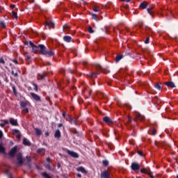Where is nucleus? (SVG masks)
<instances>
[{"instance_id": "obj_43", "label": "nucleus", "mask_w": 178, "mask_h": 178, "mask_svg": "<svg viewBox=\"0 0 178 178\" xmlns=\"http://www.w3.org/2000/svg\"><path fill=\"white\" fill-rule=\"evenodd\" d=\"M63 29H64L65 30H70V26H69V25H67V24H65V25H63Z\"/></svg>"}, {"instance_id": "obj_47", "label": "nucleus", "mask_w": 178, "mask_h": 178, "mask_svg": "<svg viewBox=\"0 0 178 178\" xmlns=\"http://www.w3.org/2000/svg\"><path fill=\"white\" fill-rule=\"evenodd\" d=\"M145 44H149V36H147L146 38V40H145Z\"/></svg>"}, {"instance_id": "obj_2", "label": "nucleus", "mask_w": 178, "mask_h": 178, "mask_svg": "<svg viewBox=\"0 0 178 178\" xmlns=\"http://www.w3.org/2000/svg\"><path fill=\"white\" fill-rule=\"evenodd\" d=\"M94 66L97 69V70H101L102 73H104V74H108V73H111V71L108 70H105L101 65L99 64H95Z\"/></svg>"}, {"instance_id": "obj_7", "label": "nucleus", "mask_w": 178, "mask_h": 178, "mask_svg": "<svg viewBox=\"0 0 178 178\" xmlns=\"http://www.w3.org/2000/svg\"><path fill=\"white\" fill-rule=\"evenodd\" d=\"M100 176L102 178H111V173L108 170H104L101 173Z\"/></svg>"}, {"instance_id": "obj_24", "label": "nucleus", "mask_w": 178, "mask_h": 178, "mask_svg": "<svg viewBox=\"0 0 178 178\" xmlns=\"http://www.w3.org/2000/svg\"><path fill=\"white\" fill-rule=\"evenodd\" d=\"M122 59H123V55H117L115 57V62H120Z\"/></svg>"}, {"instance_id": "obj_54", "label": "nucleus", "mask_w": 178, "mask_h": 178, "mask_svg": "<svg viewBox=\"0 0 178 178\" xmlns=\"http://www.w3.org/2000/svg\"><path fill=\"white\" fill-rule=\"evenodd\" d=\"M134 122V119L133 118H130V117H129L128 118V122H129V123H131V122Z\"/></svg>"}, {"instance_id": "obj_31", "label": "nucleus", "mask_w": 178, "mask_h": 178, "mask_svg": "<svg viewBox=\"0 0 178 178\" xmlns=\"http://www.w3.org/2000/svg\"><path fill=\"white\" fill-rule=\"evenodd\" d=\"M38 48H40V47H38V45H35L33 47H32L33 51L35 54H37L38 52Z\"/></svg>"}, {"instance_id": "obj_48", "label": "nucleus", "mask_w": 178, "mask_h": 178, "mask_svg": "<svg viewBox=\"0 0 178 178\" xmlns=\"http://www.w3.org/2000/svg\"><path fill=\"white\" fill-rule=\"evenodd\" d=\"M12 89H13V91L15 94V95H17V93H16V87L15 86H12Z\"/></svg>"}, {"instance_id": "obj_17", "label": "nucleus", "mask_w": 178, "mask_h": 178, "mask_svg": "<svg viewBox=\"0 0 178 178\" xmlns=\"http://www.w3.org/2000/svg\"><path fill=\"white\" fill-rule=\"evenodd\" d=\"M63 40L65 42H72V38L69 35H65L63 37Z\"/></svg>"}, {"instance_id": "obj_27", "label": "nucleus", "mask_w": 178, "mask_h": 178, "mask_svg": "<svg viewBox=\"0 0 178 178\" xmlns=\"http://www.w3.org/2000/svg\"><path fill=\"white\" fill-rule=\"evenodd\" d=\"M66 121L67 122H69L70 123H73V118H72V116H70V115H67V117H66Z\"/></svg>"}, {"instance_id": "obj_28", "label": "nucleus", "mask_w": 178, "mask_h": 178, "mask_svg": "<svg viewBox=\"0 0 178 178\" xmlns=\"http://www.w3.org/2000/svg\"><path fill=\"white\" fill-rule=\"evenodd\" d=\"M35 131L37 136H41V134H42V131H41V129H40L38 128H35Z\"/></svg>"}, {"instance_id": "obj_8", "label": "nucleus", "mask_w": 178, "mask_h": 178, "mask_svg": "<svg viewBox=\"0 0 178 178\" xmlns=\"http://www.w3.org/2000/svg\"><path fill=\"white\" fill-rule=\"evenodd\" d=\"M48 76L47 72H44L42 74H38V80H45V77Z\"/></svg>"}, {"instance_id": "obj_5", "label": "nucleus", "mask_w": 178, "mask_h": 178, "mask_svg": "<svg viewBox=\"0 0 178 178\" xmlns=\"http://www.w3.org/2000/svg\"><path fill=\"white\" fill-rule=\"evenodd\" d=\"M30 95H31V98L33 99L34 101H35L36 102H41V97H40V95H38L34 92H31Z\"/></svg>"}, {"instance_id": "obj_45", "label": "nucleus", "mask_w": 178, "mask_h": 178, "mask_svg": "<svg viewBox=\"0 0 178 178\" xmlns=\"http://www.w3.org/2000/svg\"><path fill=\"white\" fill-rule=\"evenodd\" d=\"M137 154H138V155H140V156H144L143 151H141V150H138Z\"/></svg>"}, {"instance_id": "obj_15", "label": "nucleus", "mask_w": 178, "mask_h": 178, "mask_svg": "<svg viewBox=\"0 0 178 178\" xmlns=\"http://www.w3.org/2000/svg\"><path fill=\"white\" fill-rule=\"evenodd\" d=\"M54 26H55V24H54V22H52V21L46 22V27H51L54 29Z\"/></svg>"}, {"instance_id": "obj_64", "label": "nucleus", "mask_w": 178, "mask_h": 178, "mask_svg": "<svg viewBox=\"0 0 178 178\" xmlns=\"http://www.w3.org/2000/svg\"><path fill=\"white\" fill-rule=\"evenodd\" d=\"M63 118H66V112H63Z\"/></svg>"}, {"instance_id": "obj_10", "label": "nucleus", "mask_w": 178, "mask_h": 178, "mask_svg": "<svg viewBox=\"0 0 178 178\" xmlns=\"http://www.w3.org/2000/svg\"><path fill=\"white\" fill-rule=\"evenodd\" d=\"M67 154L72 156V158H79V154L76 152L73 151H70L69 149L67 150Z\"/></svg>"}, {"instance_id": "obj_46", "label": "nucleus", "mask_w": 178, "mask_h": 178, "mask_svg": "<svg viewBox=\"0 0 178 178\" xmlns=\"http://www.w3.org/2000/svg\"><path fill=\"white\" fill-rule=\"evenodd\" d=\"M151 133H152V136H156V130L152 129Z\"/></svg>"}, {"instance_id": "obj_13", "label": "nucleus", "mask_w": 178, "mask_h": 178, "mask_svg": "<svg viewBox=\"0 0 178 178\" xmlns=\"http://www.w3.org/2000/svg\"><path fill=\"white\" fill-rule=\"evenodd\" d=\"M10 123L12 126H19V123H17V120H15L13 118H10Z\"/></svg>"}, {"instance_id": "obj_19", "label": "nucleus", "mask_w": 178, "mask_h": 178, "mask_svg": "<svg viewBox=\"0 0 178 178\" xmlns=\"http://www.w3.org/2000/svg\"><path fill=\"white\" fill-rule=\"evenodd\" d=\"M54 138H60V130L56 129V132L54 133Z\"/></svg>"}, {"instance_id": "obj_37", "label": "nucleus", "mask_w": 178, "mask_h": 178, "mask_svg": "<svg viewBox=\"0 0 178 178\" xmlns=\"http://www.w3.org/2000/svg\"><path fill=\"white\" fill-rule=\"evenodd\" d=\"M91 16H92V19H93V20L98 22V17H97V14L92 13L91 15Z\"/></svg>"}, {"instance_id": "obj_14", "label": "nucleus", "mask_w": 178, "mask_h": 178, "mask_svg": "<svg viewBox=\"0 0 178 178\" xmlns=\"http://www.w3.org/2000/svg\"><path fill=\"white\" fill-rule=\"evenodd\" d=\"M147 6H148V3L147 1H143L140 4V8H141L142 9H147Z\"/></svg>"}, {"instance_id": "obj_63", "label": "nucleus", "mask_w": 178, "mask_h": 178, "mask_svg": "<svg viewBox=\"0 0 178 178\" xmlns=\"http://www.w3.org/2000/svg\"><path fill=\"white\" fill-rule=\"evenodd\" d=\"M129 143L131 145H134V140H129Z\"/></svg>"}, {"instance_id": "obj_16", "label": "nucleus", "mask_w": 178, "mask_h": 178, "mask_svg": "<svg viewBox=\"0 0 178 178\" xmlns=\"http://www.w3.org/2000/svg\"><path fill=\"white\" fill-rule=\"evenodd\" d=\"M23 145L30 147V145H31V143H30L27 138H24L23 139Z\"/></svg>"}, {"instance_id": "obj_59", "label": "nucleus", "mask_w": 178, "mask_h": 178, "mask_svg": "<svg viewBox=\"0 0 178 178\" xmlns=\"http://www.w3.org/2000/svg\"><path fill=\"white\" fill-rule=\"evenodd\" d=\"M16 138H18V140H20V138H22V135L19 134L18 135H17Z\"/></svg>"}, {"instance_id": "obj_9", "label": "nucleus", "mask_w": 178, "mask_h": 178, "mask_svg": "<svg viewBox=\"0 0 178 178\" xmlns=\"http://www.w3.org/2000/svg\"><path fill=\"white\" fill-rule=\"evenodd\" d=\"M103 121L104 122V123H106L107 124H112V123H113L112 118H109L108 116H105L103 118Z\"/></svg>"}, {"instance_id": "obj_50", "label": "nucleus", "mask_w": 178, "mask_h": 178, "mask_svg": "<svg viewBox=\"0 0 178 178\" xmlns=\"http://www.w3.org/2000/svg\"><path fill=\"white\" fill-rule=\"evenodd\" d=\"M46 169H48L49 170H51V165L49 163L45 165Z\"/></svg>"}, {"instance_id": "obj_35", "label": "nucleus", "mask_w": 178, "mask_h": 178, "mask_svg": "<svg viewBox=\"0 0 178 178\" xmlns=\"http://www.w3.org/2000/svg\"><path fill=\"white\" fill-rule=\"evenodd\" d=\"M11 16L14 17V19H17V13L12 11Z\"/></svg>"}, {"instance_id": "obj_52", "label": "nucleus", "mask_w": 178, "mask_h": 178, "mask_svg": "<svg viewBox=\"0 0 178 178\" xmlns=\"http://www.w3.org/2000/svg\"><path fill=\"white\" fill-rule=\"evenodd\" d=\"M124 106H126V108H127V109H131V106H130V104H125Z\"/></svg>"}, {"instance_id": "obj_26", "label": "nucleus", "mask_w": 178, "mask_h": 178, "mask_svg": "<svg viewBox=\"0 0 178 178\" xmlns=\"http://www.w3.org/2000/svg\"><path fill=\"white\" fill-rule=\"evenodd\" d=\"M27 104H29V102H24V101L21 102L20 103L21 108H26V106H27Z\"/></svg>"}, {"instance_id": "obj_55", "label": "nucleus", "mask_w": 178, "mask_h": 178, "mask_svg": "<svg viewBox=\"0 0 178 178\" xmlns=\"http://www.w3.org/2000/svg\"><path fill=\"white\" fill-rule=\"evenodd\" d=\"M31 58V57L29 55H26L25 56V58L26 59V60H30Z\"/></svg>"}, {"instance_id": "obj_34", "label": "nucleus", "mask_w": 178, "mask_h": 178, "mask_svg": "<svg viewBox=\"0 0 178 178\" xmlns=\"http://www.w3.org/2000/svg\"><path fill=\"white\" fill-rule=\"evenodd\" d=\"M152 9H153L152 7V8H148L147 9V13H149V15H152V14L154 13V10Z\"/></svg>"}, {"instance_id": "obj_25", "label": "nucleus", "mask_w": 178, "mask_h": 178, "mask_svg": "<svg viewBox=\"0 0 178 178\" xmlns=\"http://www.w3.org/2000/svg\"><path fill=\"white\" fill-rule=\"evenodd\" d=\"M136 118L138 120H144L145 119V117L143 115H141V114L140 113H137L136 114Z\"/></svg>"}, {"instance_id": "obj_29", "label": "nucleus", "mask_w": 178, "mask_h": 178, "mask_svg": "<svg viewBox=\"0 0 178 178\" xmlns=\"http://www.w3.org/2000/svg\"><path fill=\"white\" fill-rule=\"evenodd\" d=\"M42 176L45 178H52V177L49 175L48 173H47L46 172H42Z\"/></svg>"}, {"instance_id": "obj_23", "label": "nucleus", "mask_w": 178, "mask_h": 178, "mask_svg": "<svg viewBox=\"0 0 178 178\" xmlns=\"http://www.w3.org/2000/svg\"><path fill=\"white\" fill-rule=\"evenodd\" d=\"M145 31L146 34H149V33H152V29L146 26L145 29Z\"/></svg>"}, {"instance_id": "obj_4", "label": "nucleus", "mask_w": 178, "mask_h": 178, "mask_svg": "<svg viewBox=\"0 0 178 178\" xmlns=\"http://www.w3.org/2000/svg\"><path fill=\"white\" fill-rule=\"evenodd\" d=\"M17 165H23L24 161H23V154L22 153H17Z\"/></svg>"}, {"instance_id": "obj_38", "label": "nucleus", "mask_w": 178, "mask_h": 178, "mask_svg": "<svg viewBox=\"0 0 178 178\" xmlns=\"http://www.w3.org/2000/svg\"><path fill=\"white\" fill-rule=\"evenodd\" d=\"M103 165L104 166H108L109 165V161L108 160H104L102 161Z\"/></svg>"}, {"instance_id": "obj_40", "label": "nucleus", "mask_w": 178, "mask_h": 178, "mask_svg": "<svg viewBox=\"0 0 178 178\" xmlns=\"http://www.w3.org/2000/svg\"><path fill=\"white\" fill-rule=\"evenodd\" d=\"M0 27H1L2 29H5V27H6L5 22H3V21H0Z\"/></svg>"}, {"instance_id": "obj_6", "label": "nucleus", "mask_w": 178, "mask_h": 178, "mask_svg": "<svg viewBox=\"0 0 178 178\" xmlns=\"http://www.w3.org/2000/svg\"><path fill=\"white\" fill-rule=\"evenodd\" d=\"M131 168L134 172H137V170H140V164L136 162H134L131 165Z\"/></svg>"}, {"instance_id": "obj_3", "label": "nucleus", "mask_w": 178, "mask_h": 178, "mask_svg": "<svg viewBox=\"0 0 178 178\" xmlns=\"http://www.w3.org/2000/svg\"><path fill=\"white\" fill-rule=\"evenodd\" d=\"M17 153V146H15L10 149V152H8V155L11 158H14V156L16 155Z\"/></svg>"}, {"instance_id": "obj_30", "label": "nucleus", "mask_w": 178, "mask_h": 178, "mask_svg": "<svg viewBox=\"0 0 178 178\" xmlns=\"http://www.w3.org/2000/svg\"><path fill=\"white\" fill-rule=\"evenodd\" d=\"M97 96L99 97L100 98H106V95L104 94L102 92H99L97 93Z\"/></svg>"}, {"instance_id": "obj_21", "label": "nucleus", "mask_w": 178, "mask_h": 178, "mask_svg": "<svg viewBox=\"0 0 178 178\" xmlns=\"http://www.w3.org/2000/svg\"><path fill=\"white\" fill-rule=\"evenodd\" d=\"M76 170H77L78 172H81V173H87V171H86V169L83 168V166H81V167L76 168Z\"/></svg>"}, {"instance_id": "obj_49", "label": "nucleus", "mask_w": 178, "mask_h": 178, "mask_svg": "<svg viewBox=\"0 0 178 178\" xmlns=\"http://www.w3.org/2000/svg\"><path fill=\"white\" fill-rule=\"evenodd\" d=\"M12 74L15 76V77H17V76H19V74H17V72H15V71H12L11 72Z\"/></svg>"}, {"instance_id": "obj_33", "label": "nucleus", "mask_w": 178, "mask_h": 178, "mask_svg": "<svg viewBox=\"0 0 178 178\" xmlns=\"http://www.w3.org/2000/svg\"><path fill=\"white\" fill-rule=\"evenodd\" d=\"M0 152L5 154V147L2 145V143H0Z\"/></svg>"}, {"instance_id": "obj_60", "label": "nucleus", "mask_w": 178, "mask_h": 178, "mask_svg": "<svg viewBox=\"0 0 178 178\" xmlns=\"http://www.w3.org/2000/svg\"><path fill=\"white\" fill-rule=\"evenodd\" d=\"M26 165L29 168V169H31V164H30V163H27Z\"/></svg>"}, {"instance_id": "obj_61", "label": "nucleus", "mask_w": 178, "mask_h": 178, "mask_svg": "<svg viewBox=\"0 0 178 178\" xmlns=\"http://www.w3.org/2000/svg\"><path fill=\"white\" fill-rule=\"evenodd\" d=\"M46 161H47V162H48V163H49V162H51V158L47 157V158L46 159Z\"/></svg>"}, {"instance_id": "obj_58", "label": "nucleus", "mask_w": 178, "mask_h": 178, "mask_svg": "<svg viewBox=\"0 0 178 178\" xmlns=\"http://www.w3.org/2000/svg\"><path fill=\"white\" fill-rule=\"evenodd\" d=\"M13 62L15 63V65H19V61H17L16 59L13 60Z\"/></svg>"}, {"instance_id": "obj_39", "label": "nucleus", "mask_w": 178, "mask_h": 178, "mask_svg": "<svg viewBox=\"0 0 178 178\" xmlns=\"http://www.w3.org/2000/svg\"><path fill=\"white\" fill-rule=\"evenodd\" d=\"M44 151H45V148L44 147L39 148L37 149L38 154H41V152H44Z\"/></svg>"}, {"instance_id": "obj_57", "label": "nucleus", "mask_w": 178, "mask_h": 178, "mask_svg": "<svg viewBox=\"0 0 178 178\" xmlns=\"http://www.w3.org/2000/svg\"><path fill=\"white\" fill-rule=\"evenodd\" d=\"M151 173H152V172L151 171H149L147 175L149 176H150L151 178H154L155 177L154 175H151Z\"/></svg>"}, {"instance_id": "obj_41", "label": "nucleus", "mask_w": 178, "mask_h": 178, "mask_svg": "<svg viewBox=\"0 0 178 178\" xmlns=\"http://www.w3.org/2000/svg\"><path fill=\"white\" fill-rule=\"evenodd\" d=\"M6 62L5 60L3 59V57H0V65H5Z\"/></svg>"}, {"instance_id": "obj_11", "label": "nucleus", "mask_w": 178, "mask_h": 178, "mask_svg": "<svg viewBox=\"0 0 178 178\" xmlns=\"http://www.w3.org/2000/svg\"><path fill=\"white\" fill-rule=\"evenodd\" d=\"M154 88L158 90V91H162V83H156L154 85Z\"/></svg>"}, {"instance_id": "obj_42", "label": "nucleus", "mask_w": 178, "mask_h": 178, "mask_svg": "<svg viewBox=\"0 0 178 178\" xmlns=\"http://www.w3.org/2000/svg\"><path fill=\"white\" fill-rule=\"evenodd\" d=\"M88 33H90V34H92V33H94V30H92V28L91 26H89L88 29Z\"/></svg>"}, {"instance_id": "obj_53", "label": "nucleus", "mask_w": 178, "mask_h": 178, "mask_svg": "<svg viewBox=\"0 0 178 178\" xmlns=\"http://www.w3.org/2000/svg\"><path fill=\"white\" fill-rule=\"evenodd\" d=\"M23 112H24V113H29V108H24Z\"/></svg>"}, {"instance_id": "obj_12", "label": "nucleus", "mask_w": 178, "mask_h": 178, "mask_svg": "<svg viewBox=\"0 0 178 178\" xmlns=\"http://www.w3.org/2000/svg\"><path fill=\"white\" fill-rule=\"evenodd\" d=\"M164 84L165 86H166L167 87H170V88H175V87H176V85H175V83L172 81L165 82Z\"/></svg>"}, {"instance_id": "obj_1", "label": "nucleus", "mask_w": 178, "mask_h": 178, "mask_svg": "<svg viewBox=\"0 0 178 178\" xmlns=\"http://www.w3.org/2000/svg\"><path fill=\"white\" fill-rule=\"evenodd\" d=\"M39 51L42 55H47V56H54L55 55V51L51 49L50 51H47V47L44 44H38Z\"/></svg>"}, {"instance_id": "obj_44", "label": "nucleus", "mask_w": 178, "mask_h": 178, "mask_svg": "<svg viewBox=\"0 0 178 178\" xmlns=\"http://www.w3.org/2000/svg\"><path fill=\"white\" fill-rule=\"evenodd\" d=\"M93 12H99V8L97 6H95L92 8Z\"/></svg>"}, {"instance_id": "obj_62", "label": "nucleus", "mask_w": 178, "mask_h": 178, "mask_svg": "<svg viewBox=\"0 0 178 178\" xmlns=\"http://www.w3.org/2000/svg\"><path fill=\"white\" fill-rule=\"evenodd\" d=\"M13 133H19V130H17V129H14V130H13Z\"/></svg>"}, {"instance_id": "obj_18", "label": "nucleus", "mask_w": 178, "mask_h": 178, "mask_svg": "<svg viewBox=\"0 0 178 178\" xmlns=\"http://www.w3.org/2000/svg\"><path fill=\"white\" fill-rule=\"evenodd\" d=\"M99 74V72H92L90 74H89V76L90 77V79H95V77H97V76H98Z\"/></svg>"}, {"instance_id": "obj_22", "label": "nucleus", "mask_w": 178, "mask_h": 178, "mask_svg": "<svg viewBox=\"0 0 178 178\" xmlns=\"http://www.w3.org/2000/svg\"><path fill=\"white\" fill-rule=\"evenodd\" d=\"M9 124V121H8V120H4L3 121V122L0 123V126L1 127H5V126H6V124Z\"/></svg>"}, {"instance_id": "obj_32", "label": "nucleus", "mask_w": 178, "mask_h": 178, "mask_svg": "<svg viewBox=\"0 0 178 178\" xmlns=\"http://www.w3.org/2000/svg\"><path fill=\"white\" fill-rule=\"evenodd\" d=\"M32 86L34 87V90L38 92V85L37 83H34L33 82L31 83Z\"/></svg>"}, {"instance_id": "obj_56", "label": "nucleus", "mask_w": 178, "mask_h": 178, "mask_svg": "<svg viewBox=\"0 0 178 178\" xmlns=\"http://www.w3.org/2000/svg\"><path fill=\"white\" fill-rule=\"evenodd\" d=\"M29 45L31 47V48H33L35 44H34V43H33V42L29 41Z\"/></svg>"}, {"instance_id": "obj_36", "label": "nucleus", "mask_w": 178, "mask_h": 178, "mask_svg": "<svg viewBox=\"0 0 178 178\" xmlns=\"http://www.w3.org/2000/svg\"><path fill=\"white\" fill-rule=\"evenodd\" d=\"M140 173H145V175H148L149 172H148L146 168H143L140 170Z\"/></svg>"}, {"instance_id": "obj_51", "label": "nucleus", "mask_w": 178, "mask_h": 178, "mask_svg": "<svg viewBox=\"0 0 178 178\" xmlns=\"http://www.w3.org/2000/svg\"><path fill=\"white\" fill-rule=\"evenodd\" d=\"M26 159H27L28 163H29V162L31 161V156H26Z\"/></svg>"}, {"instance_id": "obj_20", "label": "nucleus", "mask_w": 178, "mask_h": 178, "mask_svg": "<svg viewBox=\"0 0 178 178\" xmlns=\"http://www.w3.org/2000/svg\"><path fill=\"white\" fill-rule=\"evenodd\" d=\"M4 173L7 175L8 178H13V175L10 172H9V170H6L4 171Z\"/></svg>"}]
</instances>
